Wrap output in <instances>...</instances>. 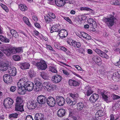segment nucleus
I'll use <instances>...</instances> for the list:
<instances>
[{
  "label": "nucleus",
  "instance_id": "7ed1b4c3",
  "mask_svg": "<svg viewBox=\"0 0 120 120\" xmlns=\"http://www.w3.org/2000/svg\"><path fill=\"white\" fill-rule=\"evenodd\" d=\"M115 19L114 16L111 15L109 17H104L103 18V20L108 26L112 27L114 24Z\"/></svg>",
  "mask_w": 120,
  "mask_h": 120
},
{
  "label": "nucleus",
  "instance_id": "13d9d810",
  "mask_svg": "<svg viewBox=\"0 0 120 120\" xmlns=\"http://www.w3.org/2000/svg\"><path fill=\"white\" fill-rule=\"evenodd\" d=\"M10 41V40L9 39L7 38L6 37H5L4 39V41L3 42L5 43H8Z\"/></svg>",
  "mask_w": 120,
  "mask_h": 120
},
{
  "label": "nucleus",
  "instance_id": "338daca9",
  "mask_svg": "<svg viewBox=\"0 0 120 120\" xmlns=\"http://www.w3.org/2000/svg\"><path fill=\"white\" fill-rule=\"evenodd\" d=\"M33 20L35 21H37L38 20L37 17L36 16H34L32 17Z\"/></svg>",
  "mask_w": 120,
  "mask_h": 120
},
{
  "label": "nucleus",
  "instance_id": "3c124183",
  "mask_svg": "<svg viewBox=\"0 0 120 120\" xmlns=\"http://www.w3.org/2000/svg\"><path fill=\"white\" fill-rule=\"evenodd\" d=\"M16 87L14 86H12L11 87L10 90L11 91L14 92L16 90Z\"/></svg>",
  "mask_w": 120,
  "mask_h": 120
},
{
  "label": "nucleus",
  "instance_id": "f8f14e48",
  "mask_svg": "<svg viewBox=\"0 0 120 120\" xmlns=\"http://www.w3.org/2000/svg\"><path fill=\"white\" fill-rule=\"evenodd\" d=\"M8 71L10 76H14L16 74L17 71L16 68L14 67L11 66L9 67L8 68Z\"/></svg>",
  "mask_w": 120,
  "mask_h": 120
},
{
  "label": "nucleus",
  "instance_id": "e433bc0d",
  "mask_svg": "<svg viewBox=\"0 0 120 120\" xmlns=\"http://www.w3.org/2000/svg\"><path fill=\"white\" fill-rule=\"evenodd\" d=\"M19 8L20 10L22 11H25L27 10V8L25 5H23L22 4L19 6Z\"/></svg>",
  "mask_w": 120,
  "mask_h": 120
},
{
  "label": "nucleus",
  "instance_id": "f03ea898",
  "mask_svg": "<svg viewBox=\"0 0 120 120\" xmlns=\"http://www.w3.org/2000/svg\"><path fill=\"white\" fill-rule=\"evenodd\" d=\"M23 102V100L21 98L18 97L17 98L15 106V109L16 111L21 112L24 111Z\"/></svg>",
  "mask_w": 120,
  "mask_h": 120
},
{
  "label": "nucleus",
  "instance_id": "1a4fd4ad",
  "mask_svg": "<svg viewBox=\"0 0 120 120\" xmlns=\"http://www.w3.org/2000/svg\"><path fill=\"white\" fill-rule=\"evenodd\" d=\"M86 107L84 103L82 102H79L77 103L75 106V109L78 111H80Z\"/></svg>",
  "mask_w": 120,
  "mask_h": 120
},
{
  "label": "nucleus",
  "instance_id": "49530a36",
  "mask_svg": "<svg viewBox=\"0 0 120 120\" xmlns=\"http://www.w3.org/2000/svg\"><path fill=\"white\" fill-rule=\"evenodd\" d=\"M25 120H34L32 116L30 115L27 116Z\"/></svg>",
  "mask_w": 120,
  "mask_h": 120
},
{
  "label": "nucleus",
  "instance_id": "aec40b11",
  "mask_svg": "<svg viewBox=\"0 0 120 120\" xmlns=\"http://www.w3.org/2000/svg\"><path fill=\"white\" fill-rule=\"evenodd\" d=\"M66 101L68 104L70 106H72L74 105H75L76 103V102L75 101H72L68 97L66 98Z\"/></svg>",
  "mask_w": 120,
  "mask_h": 120
},
{
  "label": "nucleus",
  "instance_id": "39448f33",
  "mask_svg": "<svg viewBox=\"0 0 120 120\" xmlns=\"http://www.w3.org/2000/svg\"><path fill=\"white\" fill-rule=\"evenodd\" d=\"M13 102V101L11 98H8L4 100L3 105L5 108L9 109L12 107Z\"/></svg>",
  "mask_w": 120,
  "mask_h": 120
},
{
  "label": "nucleus",
  "instance_id": "4468645a",
  "mask_svg": "<svg viewBox=\"0 0 120 120\" xmlns=\"http://www.w3.org/2000/svg\"><path fill=\"white\" fill-rule=\"evenodd\" d=\"M53 77V82L55 83H58L60 82L62 79V76L58 74L54 75Z\"/></svg>",
  "mask_w": 120,
  "mask_h": 120
},
{
  "label": "nucleus",
  "instance_id": "680f3d73",
  "mask_svg": "<svg viewBox=\"0 0 120 120\" xmlns=\"http://www.w3.org/2000/svg\"><path fill=\"white\" fill-rule=\"evenodd\" d=\"M5 37L4 36L2 35H0V40L2 42L4 41V39Z\"/></svg>",
  "mask_w": 120,
  "mask_h": 120
},
{
  "label": "nucleus",
  "instance_id": "c756f323",
  "mask_svg": "<svg viewBox=\"0 0 120 120\" xmlns=\"http://www.w3.org/2000/svg\"><path fill=\"white\" fill-rule=\"evenodd\" d=\"M10 30V32L11 34L15 38H18L19 37V35L17 31L15 30L12 29L10 30V29L9 28Z\"/></svg>",
  "mask_w": 120,
  "mask_h": 120
},
{
  "label": "nucleus",
  "instance_id": "5fc2aeb1",
  "mask_svg": "<svg viewBox=\"0 0 120 120\" xmlns=\"http://www.w3.org/2000/svg\"><path fill=\"white\" fill-rule=\"evenodd\" d=\"M54 46L56 48L59 49H60V48L61 47L58 45V43H55Z\"/></svg>",
  "mask_w": 120,
  "mask_h": 120
},
{
  "label": "nucleus",
  "instance_id": "774afa93",
  "mask_svg": "<svg viewBox=\"0 0 120 120\" xmlns=\"http://www.w3.org/2000/svg\"><path fill=\"white\" fill-rule=\"evenodd\" d=\"M98 72L99 73L102 75H103L105 73L104 71V70H100Z\"/></svg>",
  "mask_w": 120,
  "mask_h": 120
},
{
  "label": "nucleus",
  "instance_id": "4be33fe9",
  "mask_svg": "<svg viewBox=\"0 0 120 120\" xmlns=\"http://www.w3.org/2000/svg\"><path fill=\"white\" fill-rule=\"evenodd\" d=\"M85 91H86L85 94L87 96H90L93 93V91L92 90L91 87L89 86H87L85 87Z\"/></svg>",
  "mask_w": 120,
  "mask_h": 120
},
{
  "label": "nucleus",
  "instance_id": "f704fd0d",
  "mask_svg": "<svg viewBox=\"0 0 120 120\" xmlns=\"http://www.w3.org/2000/svg\"><path fill=\"white\" fill-rule=\"evenodd\" d=\"M45 21L47 23H50L51 24L52 22V20L48 16H45Z\"/></svg>",
  "mask_w": 120,
  "mask_h": 120
},
{
  "label": "nucleus",
  "instance_id": "bb28decb",
  "mask_svg": "<svg viewBox=\"0 0 120 120\" xmlns=\"http://www.w3.org/2000/svg\"><path fill=\"white\" fill-rule=\"evenodd\" d=\"M64 0H55V3L58 6L61 7L64 6V3L63 2Z\"/></svg>",
  "mask_w": 120,
  "mask_h": 120
},
{
  "label": "nucleus",
  "instance_id": "f257e3e1",
  "mask_svg": "<svg viewBox=\"0 0 120 120\" xmlns=\"http://www.w3.org/2000/svg\"><path fill=\"white\" fill-rule=\"evenodd\" d=\"M22 85L27 91H31L33 89H34L35 86L34 83L30 82L27 81V79L25 78L21 79L19 81L18 85Z\"/></svg>",
  "mask_w": 120,
  "mask_h": 120
},
{
  "label": "nucleus",
  "instance_id": "72a5a7b5",
  "mask_svg": "<svg viewBox=\"0 0 120 120\" xmlns=\"http://www.w3.org/2000/svg\"><path fill=\"white\" fill-rule=\"evenodd\" d=\"M52 98V97H49L47 99V100L46 102L48 105L52 107V101L51 100V98Z\"/></svg>",
  "mask_w": 120,
  "mask_h": 120
},
{
  "label": "nucleus",
  "instance_id": "2f4dec72",
  "mask_svg": "<svg viewBox=\"0 0 120 120\" xmlns=\"http://www.w3.org/2000/svg\"><path fill=\"white\" fill-rule=\"evenodd\" d=\"M110 3L111 4L114 5H120V1L118 0H111Z\"/></svg>",
  "mask_w": 120,
  "mask_h": 120
},
{
  "label": "nucleus",
  "instance_id": "4c0bfd02",
  "mask_svg": "<svg viewBox=\"0 0 120 120\" xmlns=\"http://www.w3.org/2000/svg\"><path fill=\"white\" fill-rule=\"evenodd\" d=\"M99 56L103 58L107 59H108L109 57L105 53L102 51V52L101 53Z\"/></svg>",
  "mask_w": 120,
  "mask_h": 120
},
{
  "label": "nucleus",
  "instance_id": "8fccbe9b",
  "mask_svg": "<svg viewBox=\"0 0 120 120\" xmlns=\"http://www.w3.org/2000/svg\"><path fill=\"white\" fill-rule=\"evenodd\" d=\"M1 7L6 12H7L8 11V9L5 5H3L1 6Z\"/></svg>",
  "mask_w": 120,
  "mask_h": 120
},
{
  "label": "nucleus",
  "instance_id": "6e6d98bb",
  "mask_svg": "<svg viewBox=\"0 0 120 120\" xmlns=\"http://www.w3.org/2000/svg\"><path fill=\"white\" fill-rule=\"evenodd\" d=\"M69 84L70 86H73L74 83V80L71 79H70L68 81Z\"/></svg>",
  "mask_w": 120,
  "mask_h": 120
},
{
  "label": "nucleus",
  "instance_id": "c03bdc74",
  "mask_svg": "<svg viewBox=\"0 0 120 120\" xmlns=\"http://www.w3.org/2000/svg\"><path fill=\"white\" fill-rule=\"evenodd\" d=\"M102 94V98L105 100V101H108L109 99L108 96L103 93Z\"/></svg>",
  "mask_w": 120,
  "mask_h": 120
},
{
  "label": "nucleus",
  "instance_id": "393cba45",
  "mask_svg": "<svg viewBox=\"0 0 120 120\" xmlns=\"http://www.w3.org/2000/svg\"><path fill=\"white\" fill-rule=\"evenodd\" d=\"M50 84L49 82H45L43 83V86L48 89L50 91H52L51 85L50 86Z\"/></svg>",
  "mask_w": 120,
  "mask_h": 120
},
{
  "label": "nucleus",
  "instance_id": "cd10ccee",
  "mask_svg": "<svg viewBox=\"0 0 120 120\" xmlns=\"http://www.w3.org/2000/svg\"><path fill=\"white\" fill-rule=\"evenodd\" d=\"M88 22L91 27H93L94 25H95L96 22L94 21L92 18H90L88 20Z\"/></svg>",
  "mask_w": 120,
  "mask_h": 120
},
{
  "label": "nucleus",
  "instance_id": "603ef678",
  "mask_svg": "<svg viewBox=\"0 0 120 120\" xmlns=\"http://www.w3.org/2000/svg\"><path fill=\"white\" fill-rule=\"evenodd\" d=\"M41 75L42 78L44 79H45L46 78V76L45 73L44 72H42L41 73Z\"/></svg>",
  "mask_w": 120,
  "mask_h": 120
},
{
  "label": "nucleus",
  "instance_id": "0eeeda50",
  "mask_svg": "<svg viewBox=\"0 0 120 120\" xmlns=\"http://www.w3.org/2000/svg\"><path fill=\"white\" fill-rule=\"evenodd\" d=\"M36 66L38 68L42 70H45L47 67L46 64L43 60L40 61L39 62L36 63Z\"/></svg>",
  "mask_w": 120,
  "mask_h": 120
},
{
  "label": "nucleus",
  "instance_id": "4d7b16f0",
  "mask_svg": "<svg viewBox=\"0 0 120 120\" xmlns=\"http://www.w3.org/2000/svg\"><path fill=\"white\" fill-rule=\"evenodd\" d=\"M64 19L65 20L69 22V23H72L69 17H64Z\"/></svg>",
  "mask_w": 120,
  "mask_h": 120
},
{
  "label": "nucleus",
  "instance_id": "052dcab7",
  "mask_svg": "<svg viewBox=\"0 0 120 120\" xmlns=\"http://www.w3.org/2000/svg\"><path fill=\"white\" fill-rule=\"evenodd\" d=\"M75 68L78 71H81L82 70V68L79 66L78 65H76L75 66Z\"/></svg>",
  "mask_w": 120,
  "mask_h": 120
},
{
  "label": "nucleus",
  "instance_id": "f3484780",
  "mask_svg": "<svg viewBox=\"0 0 120 120\" xmlns=\"http://www.w3.org/2000/svg\"><path fill=\"white\" fill-rule=\"evenodd\" d=\"M19 65L21 68L23 70L29 69L30 66L29 64L26 62L20 63Z\"/></svg>",
  "mask_w": 120,
  "mask_h": 120
},
{
  "label": "nucleus",
  "instance_id": "58836bf2",
  "mask_svg": "<svg viewBox=\"0 0 120 120\" xmlns=\"http://www.w3.org/2000/svg\"><path fill=\"white\" fill-rule=\"evenodd\" d=\"M34 82L35 83L34 86L40 85L41 84V80L39 78L35 79L34 80Z\"/></svg>",
  "mask_w": 120,
  "mask_h": 120
},
{
  "label": "nucleus",
  "instance_id": "79ce46f5",
  "mask_svg": "<svg viewBox=\"0 0 120 120\" xmlns=\"http://www.w3.org/2000/svg\"><path fill=\"white\" fill-rule=\"evenodd\" d=\"M13 58L15 61H18L20 60L21 58L20 56L17 55H15L13 56Z\"/></svg>",
  "mask_w": 120,
  "mask_h": 120
},
{
  "label": "nucleus",
  "instance_id": "dca6fc26",
  "mask_svg": "<svg viewBox=\"0 0 120 120\" xmlns=\"http://www.w3.org/2000/svg\"><path fill=\"white\" fill-rule=\"evenodd\" d=\"M99 95L97 94H92L90 97L89 100L91 103H94L98 98Z\"/></svg>",
  "mask_w": 120,
  "mask_h": 120
},
{
  "label": "nucleus",
  "instance_id": "c85d7f7f",
  "mask_svg": "<svg viewBox=\"0 0 120 120\" xmlns=\"http://www.w3.org/2000/svg\"><path fill=\"white\" fill-rule=\"evenodd\" d=\"M69 44L77 48H79L81 46L80 43L75 41H74L73 43L71 42Z\"/></svg>",
  "mask_w": 120,
  "mask_h": 120
},
{
  "label": "nucleus",
  "instance_id": "473e14b6",
  "mask_svg": "<svg viewBox=\"0 0 120 120\" xmlns=\"http://www.w3.org/2000/svg\"><path fill=\"white\" fill-rule=\"evenodd\" d=\"M18 116V114L16 113H13L9 115V119L11 120H12L13 119L17 118Z\"/></svg>",
  "mask_w": 120,
  "mask_h": 120
},
{
  "label": "nucleus",
  "instance_id": "37998d69",
  "mask_svg": "<svg viewBox=\"0 0 120 120\" xmlns=\"http://www.w3.org/2000/svg\"><path fill=\"white\" fill-rule=\"evenodd\" d=\"M80 9L81 11L83 10H86L87 11H92V10L91 9L87 7H81L80 8Z\"/></svg>",
  "mask_w": 120,
  "mask_h": 120
},
{
  "label": "nucleus",
  "instance_id": "c9c22d12",
  "mask_svg": "<svg viewBox=\"0 0 120 120\" xmlns=\"http://www.w3.org/2000/svg\"><path fill=\"white\" fill-rule=\"evenodd\" d=\"M23 20L24 22L28 26H31V24L30 22L29 21L28 19L26 17H24L23 18Z\"/></svg>",
  "mask_w": 120,
  "mask_h": 120
},
{
  "label": "nucleus",
  "instance_id": "a878e982",
  "mask_svg": "<svg viewBox=\"0 0 120 120\" xmlns=\"http://www.w3.org/2000/svg\"><path fill=\"white\" fill-rule=\"evenodd\" d=\"M112 78L113 79L115 80V81H118L120 79V75L117 72H116L113 74L112 76Z\"/></svg>",
  "mask_w": 120,
  "mask_h": 120
},
{
  "label": "nucleus",
  "instance_id": "bf43d9fd",
  "mask_svg": "<svg viewBox=\"0 0 120 120\" xmlns=\"http://www.w3.org/2000/svg\"><path fill=\"white\" fill-rule=\"evenodd\" d=\"M60 49L65 52H66L67 50V48L63 46H61L60 48Z\"/></svg>",
  "mask_w": 120,
  "mask_h": 120
},
{
  "label": "nucleus",
  "instance_id": "a18cd8bd",
  "mask_svg": "<svg viewBox=\"0 0 120 120\" xmlns=\"http://www.w3.org/2000/svg\"><path fill=\"white\" fill-rule=\"evenodd\" d=\"M14 48L15 50V54L17 52L19 53L21 52L22 51V50L21 48H16L14 47Z\"/></svg>",
  "mask_w": 120,
  "mask_h": 120
},
{
  "label": "nucleus",
  "instance_id": "ea45409f",
  "mask_svg": "<svg viewBox=\"0 0 120 120\" xmlns=\"http://www.w3.org/2000/svg\"><path fill=\"white\" fill-rule=\"evenodd\" d=\"M29 75L31 78L34 77L35 75L36 74L33 70H31L29 72Z\"/></svg>",
  "mask_w": 120,
  "mask_h": 120
},
{
  "label": "nucleus",
  "instance_id": "2eb2a0df",
  "mask_svg": "<svg viewBox=\"0 0 120 120\" xmlns=\"http://www.w3.org/2000/svg\"><path fill=\"white\" fill-rule=\"evenodd\" d=\"M9 64L5 63H2L0 65V70L3 71H4L7 70H8V68L9 67Z\"/></svg>",
  "mask_w": 120,
  "mask_h": 120
},
{
  "label": "nucleus",
  "instance_id": "0e129e2a",
  "mask_svg": "<svg viewBox=\"0 0 120 120\" xmlns=\"http://www.w3.org/2000/svg\"><path fill=\"white\" fill-rule=\"evenodd\" d=\"M34 25L37 28H39L41 27V26L38 23V22L35 23H34Z\"/></svg>",
  "mask_w": 120,
  "mask_h": 120
},
{
  "label": "nucleus",
  "instance_id": "7c9ffc66",
  "mask_svg": "<svg viewBox=\"0 0 120 120\" xmlns=\"http://www.w3.org/2000/svg\"><path fill=\"white\" fill-rule=\"evenodd\" d=\"M43 86L42 84H41L40 85H38L35 86L34 90H36L37 91H40L42 89Z\"/></svg>",
  "mask_w": 120,
  "mask_h": 120
},
{
  "label": "nucleus",
  "instance_id": "a19ab883",
  "mask_svg": "<svg viewBox=\"0 0 120 120\" xmlns=\"http://www.w3.org/2000/svg\"><path fill=\"white\" fill-rule=\"evenodd\" d=\"M69 94L70 97L75 99H76L78 97V95L77 94H73L72 93H70Z\"/></svg>",
  "mask_w": 120,
  "mask_h": 120
},
{
  "label": "nucleus",
  "instance_id": "9d476101",
  "mask_svg": "<svg viewBox=\"0 0 120 120\" xmlns=\"http://www.w3.org/2000/svg\"><path fill=\"white\" fill-rule=\"evenodd\" d=\"M37 103L35 101H30L28 103L27 106L28 109H35L37 107Z\"/></svg>",
  "mask_w": 120,
  "mask_h": 120
},
{
  "label": "nucleus",
  "instance_id": "9b49d317",
  "mask_svg": "<svg viewBox=\"0 0 120 120\" xmlns=\"http://www.w3.org/2000/svg\"><path fill=\"white\" fill-rule=\"evenodd\" d=\"M56 101L58 105L60 106L63 105L65 103L64 99L62 96H58L57 97Z\"/></svg>",
  "mask_w": 120,
  "mask_h": 120
},
{
  "label": "nucleus",
  "instance_id": "412c9836",
  "mask_svg": "<svg viewBox=\"0 0 120 120\" xmlns=\"http://www.w3.org/2000/svg\"><path fill=\"white\" fill-rule=\"evenodd\" d=\"M92 59L96 64H97V65H100V64L101 63H100V62L101 60V58L98 56L94 55L92 56Z\"/></svg>",
  "mask_w": 120,
  "mask_h": 120
},
{
  "label": "nucleus",
  "instance_id": "09e8293b",
  "mask_svg": "<svg viewBox=\"0 0 120 120\" xmlns=\"http://www.w3.org/2000/svg\"><path fill=\"white\" fill-rule=\"evenodd\" d=\"M59 26H60V25L58 23L56 24L55 25H53V29H56V30L57 29H58V30H59L58 29V28Z\"/></svg>",
  "mask_w": 120,
  "mask_h": 120
},
{
  "label": "nucleus",
  "instance_id": "6e6552de",
  "mask_svg": "<svg viewBox=\"0 0 120 120\" xmlns=\"http://www.w3.org/2000/svg\"><path fill=\"white\" fill-rule=\"evenodd\" d=\"M46 97L45 96L41 95L38 96L37 97V100L39 104H43L46 102L47 100Z\"/></svg>",
  "mask_w": 120,
  "mask_h": 120
},
{
  "label": "nucleus",
  "instance_id": "e2e57ef3",
  "mask_svg": "<svg viewBox=\"0 0 120 120\" xmlns=\"http://www.w3.org/2000/svg\"><path fill=\"white\" fill-rule=\"evenodd\" d=\"M79 84V83L77 81L75 80H74V83L73 85V86H76L78 85Z\"/></svg>",
  "mask_w": 120,
  "mask_h": 120
},
{
  "label": "nucleus",
  "instance_id": "69168bd1",
  "mask_svg": "<svg viewBox=\"0 0 120 120\" xmlns=\"http://www.w3.org/2000/svg\"><path fill=\"white\" fill-rule=\"evenodd\" d=\"M63 73L65 75H69V73L66 70H63Z\"/></svg>",
  "mask_w": 120,
  "mask_h": 120
},
{
  "label": "nucleus",
  "instance_id": "5701e85b",
  "mask_svg": "<svg viewBox=\"0 0 120 120\" xmlns=\"http://www.w3.org/2000/svg\"><path fill=\"white\" fill-rule=\"evenodd\" d=\"M19 83V82L17 83V85L18 87V89L17 90V92L18 93L21 94H23L25 93V90L24 89H22V87L23 86H22V85H18Z\"/></svg>",
  "mask_w": 120,
  "mask_h": 120
},
{
  "label": "nucleus",
  "instance_id": "20e7f679",
  "mask_svg": "<svg viewBox=\"0 0 120 120\" xmlns=\"http://www.w3.org/2000/svg\"><path fill=\"white\" fill-rule=\"evenodd\" d=\"M53 33L54 34H56L57 35L58 34L60 37L62 38H63L67 37L68 35L67 31L65 29H62L59 31L58 29L56 30L54 29L53 30Z\"/></svg>",
  "mask_w": 120,
  "mask_h": 120
},
{
  "label": "nucleus",
  "instance_id": "de8ad7c7",
  "mask_svg": "<svg viewBox=\"0 0 120 120\" xmlns=\"http://www.w3.org/2000/svg\"><path fill=\"white\" fill-rule=\"evenodd\" d=\"M94 50L99 55H100L101 53L102 52V51L100 50L97 49H94Z\"/></svg>",
  "mask_w": 120,
  "mask_h": 120
},
{
  "label": "nucleus",
  "instance_id": "a211bd4d",
  "mask_svg": "<svg viewBox=\"0 0 120 120\" xmlns=\"http://www.w3.org/2000/svg\"><path fill=\"white\" fill-rule=\"evenodd\" d=\"M44 114L41 113L36 114L34 116L35 120H44Z\"/></svg>",
  "mask_w": 120,
  "mask_h": 120
},
{
  "label": "nucleus",
  "instance_id": "b1692460",
  "mask_svg": "<svg viewBox=\"0 0 120 120\" xmlns=\"http://www.w3.org/2000/svg\"><path fill=\"white\" fill-rule=\"evenodd\" d=\"M80 34L82 37L88 40L91 39V37L88 34L83 32H80Z\"/></svg>",
  "mask_w": 120,
  "mask_h": 120
},
{
  "label": "nucleus",
  "instance_id": "6ab92c4d",
  "mask_svg": "<svg viewBox=\"0 0 120 120\" xmlns=\"http://www.w3.org/2000/svg\"><path fill=\"white\" fill-rule=\"evenodd\" d=\"M66 111L63 108L60 109L58 111V116L60 117H62L65 115Z\"/></svg>",
  "mask_w": 120,
  "mask_h": 120
},
{
  "label": "nucleus",
  "instance_id": "ddd939ff",
  "mask_svg": "<svg viewBox=\"0 0 120 120\" xmlns=\"http://www.w3.org/2000/svg\"><path fill=\"white\" fill-rule=\"evenodd\" d=\"M4 82L6 83H11L12 81V78L11 76L8 74L4 75L3 77Z\"/></svg>",
  "mask_w": 120,
  "mask_h": 120
},
{
  "label": "nucleus",
  "instance_id": "864d4df0",
  "mask_svg": "<svg viewBox=\"0 0 120 120\" xmlns=\"http://www.w3.org/2000/svg\"><path fill=\"white\" fill-rule=\"evenodd\" d=\"M111 88L112 90H116L118 89V87L117 86L114 85L112 86L111 87Z\"/></svg>",
  "mask_w": 120,
  "mask_h": 120
},
{
  "label": "nucleus",
  "instance_id": "423d86ee",
  "mask_svg": "<svg viewBox=\"0 0 120 120\" xmlns=\"http://www.w3.org/2000/svg\"><path fill=\"white\" fill-rule=\"evenodd\" d=\"M9 46L8 48L4 50V52L6 55L10 56L13 54H15V50L14 47H13L9 45Z\"/></svg>",
  "mask_w": 120,
  "mask_h": 120
}]
</instances>
